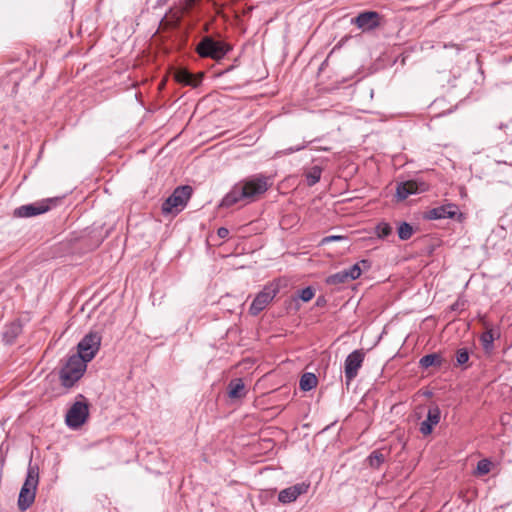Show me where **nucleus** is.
<instances>
[{"label":"nucleus","mask_w":512,"mask_h":512,"mask_svg":"<svg viewBox=\"0 0 512 512\" xmlns=\"http://www.w3.org/2000/svg\"><path fill=\"white\" fill-rule=\"evenodd\" d=\"M419 364L422 368H425V369H427L431 366H440L441 365V357L436 353L428 354V355L423 356L420 359Z\"/></svg>","instance_id":"6ab92c4d"},{"label":"nucleus","mask_w":512,"mask_h":512,"mask_svg":"<svg viewBox=\"0 0 512 512\" xmlns=\"http://www.w3.org/2000/svg\"><path fill=\"white\" fill-rule=\"evenodd\" d=\"M364 359L365 352L362 349L354 350L346 357L344 362V374L347 386L357 377Z\"/></svg>","instance_id":"1a4fd4ad"},{"label":"nucleus","mask_w":512,"mask_h":512,"mask_svg":"<svg viewBox=\"0 0 512 512\" xmlns=\"http://www.w3.org/2000/svg\"><path fill=\"white\" fill-rule=\"evenodd\" d=\"M87 362L80 356L71 355L60 371V379L65 387H72L84 374Z\"/></svg>","instance_id":"7ed1b4c3"},{"label":"nucleus","mask_w":512,"mask_h":512,"mask_svg":"<svg viewBox=\"0 0 512 512\" xmlns=\"http://www.w3.org/2000/svg\"><path fill=\"white\" fill-rule=\"evenodd\" d=\"M268 179L258 176L236 184L223 198L222 207H230L242 200L253 201L257 196L268 190Z\"/></svg>","instance_id":"f257e3e1"},{"label":"nucleus","mask_w":512,"mask_h":512,"mask_svg":"<svg viewBox=\"0 0 512 512\" xmlns=\"http://www.w3.org/2000/svg\"><path fill=\"white\" fill-rule=\"evenodd\" d=\"M440 421V410L438 407H433L428 410L427 418L420 424V432L423 435H429L433 427Z\"/></svg>","instance_id":"2eb2a0df"},{"label":"nucleus","mask_w":512,"mask_h":512,"mask_svg":"<svg viewBox=\"0 0 512 512\" xmlns=\"http://www.w3.org/2000/svg\"><path fill=\"white\" fill-rule=\"evenodd\" d=\"M347 275L348 274L345 270L339 271L333 275H330L327 278V283L330 285H338V284L346 283V282L350 281Z\"/></svg>","instance_id":"412c9836"},{"label":"nucleus","mask_w":512,"mask_h":512,"mask_svg":"<svg viewBox=\"0 0 512 512\" xmlns=\"http://www.w3.org/2000/svg\"><path fill=\"white\" fill-rule=\"evenodd\" d=\"M345 271L347 272V274H348L347 276L350 281L359 278L361 275V272H362L358 263L354 264L349 269H345Z\"/></svg>","instance_id":"a878e982"},{"label":"nucleus","mask_w":512,"mask_h":512,"mask_svg":"<svg viewBox=\"0 0 512 512\" xmlns=\"http://www.w3.org/2000/svg\"><path fill=\"white\" fill-rule=\"evenodd\" d=\"M481 344L485 351H490L493 348L494 333L492 330L485 331L480 337Z\"/></svg>","instance_id":"5701e85b"},{"label":"nucleus","mask_w":512,"mask_h":512,"mask_svg":"<svg viewBox=\"0 0 512 512\" xmlns=\"http://www.w3.org/2000/svg\"><path fill=\"white\" fill-rule=\"evenodd\" d=\"M344 239H345V237L341 236V235H330V236H326L322 239V244H327V243H330L333 241H340V240H344Z\"/></svg>","instance_id":"2f4dec72"},{"label":"nucleus","mask_w":512,"mask_h":512,"mask_svg":"<svg viewBox=\"0 0 512 512\" xmlns=\"http://www.w3.org/2000/svg\"><path fill=\"white\" fill-rule=\"evenodd\" d=\"M426 190V184L424 182H417L415 180H409L401 182L397 185L396 195L399 200H404L410 195L424 192Z\"/></svg>","instance_id":"f8f14e48"},{"label":"nucleus","mask_w":512,"mask_h":512,"mask_svg":"<svg viewBox=\"0 0 512 512\" xmlns=\"http://www.w3.org/2000/svg\"><path fill=\"white\" fill-rule=\"evenodd\" d=\"M314 297V290L311 287H306L302 289L299 293V298L304 301L308 302Z\"/></svg>","instance_id":"c85d7f7f"},{"label":"nucleus","mask_w":512,"mask_h":512,"mask_svg":"<svg viewBox=\"0 0 512 512\" xmlns=\"http://www.w3.org/2000/svg\"><path fill=\"white\" fill-rule=\"evenodd\" d=\"M194 4V0H189V5H193Z\"/></svg>","instance_id":"72a5a7b5"},{"label":"nucleus","mask_w":512,"mask_h":512,"mask_svg":"<svg viewBox=\"0 0 512 512\" xmlns=\"http://www.w3.org/2000/svg\"><path fill=\"white\" fill-rule=\"evenodd\" d=\"M176 78L179 82L185 83V84H192V75L188 73L187 71H180L177 73Z\"/></svg>","instance_id":"7c9ffc66"},{"label":"nucleus","mask_w":512,"mask_h":512,"mask_svg":"<svg viewBox=\"0 0 512 512\" xmlns=\"http://www.w3.org/2000/svg\"><path fill=\"white\" fill-rule=\"evenodd\" d=\"M309 485L306 483H298L283 489L278 494V500L283 504L294 502L300 495L308 491Z\"/></svg>","instance_id":"ddd939ff"},{"label":"nucleus","mask_w":512,"mask_h":512,"mask_svg":"<svg viewBox=\"0 0 512 512\" xmlns=\"http://www.w3.org/2000/svg\"><path fill=\"white\" fill-rule=\"evenodd\" d=\"M217 234L220 238H226L229 235V230L225 227L218 229Z\"/></svg>","instance_id":"473e14b6"},{"label":"nucleus","mask_w":512,"mask_h":512,"mask_svg":"<svg viewBox=\"0 0 512 512\" xmlns=\"http://www.w3.org/2000/svg\"><path fill=\"white\" fill-rule=\"evenodd\" d=\"M367 460L371 467L379 468L380 465L385 461V455L381 451L375 450L369 455Z\"/></svg>","instance_id":"4be33fe9"},{"label":"nucleus","mask_w":512,"mask_h":512,"mask_svg":"<svg viewBox=\"0 0 512 512\" xmlns=\"http://www.w3.org/2000/svg\"><path fill=\"white\" fill-rule=\"evenodd\" d=\"M228 395L232 399H240L246 395V388L242 379H234L228 385Z\"/></svg>","instance_id":"dca6fc26"},{"label":"nucleus","mask_w":512,"mask_h":512,"mask_svg":"<svg viewBox=\"0 0 512 512\" xmlns=\"http://www.w3.org/2000/svg\"><path fill=\"white\" fill-rule=\"evenodd\" d=\"M38 482L39 469L36 465L29 464L27 476L18 497V507L21 511L27 510L33 504Z\"/></svg>","instance_id":"f03ea898"},{"label":"nucleus","mask_w":512,"mask_h":512,"mask_svg":"<svg viewBox=\"0 0 512 512\" xmlns=\"http://www.w3.org/2000/svg\"><path fill=\"white\" fill-rule=\"evenodd\" d=\"M22 327L20 323L13 322L9 326H7L6 330L3 333L4 340L7 343L13 342V340L21 333Z\"/></svg>","instance_id":"f3484780"},{"label":"nucleus","mask_w":512,"mask_h":512,"mask_svg":"<svg viewBox=\"0 0 512 512\" xmlns=\"http://www.w3.org/2000/svg\"><path fill=\"white\" fill-rule=\"evenodd\" d=\"M491 462L487 459H482L477 464V472L481 475H485L490 472Z\"/></svg>","instance_id":"bb28decb"},{"label":"nucleus","mask_w":512,"mask_h":512,"mask_svg":"<svg viewBox=\"0 0 512 512\" xmlns=\"http://www.w3.org/2000/svg\"><path fill=\"white\" fill-rule=\"evenodd\" d=\"M304 148H306V143L305 142H303V143H301L299 145H296V146L289 147V148L284 149L282 151H279V152H277V155H279V156H281V155H289V154H292L294 152L301 151Z\"/></svg>","instance_id":"cd10ccee"},{"label":"nucleus","mask_w":512,"mask_h":512,"mask_svg":"<svg viewBox=\"0 0 512 512\" xmlns=\"http://www.w3.org/2000/svg\"><path fill=\"white\" fill-rule=\"evenodd\" d=\"M380 16L375 11H365L360 13L357 17L351 20L359 29L363 31L373 30L379 26Z\"/></svg>","instance_id":"9b49d317"},{"label":"nucleus","mask_w":512,"mask_h":512,"mask_svg":"<svg viewBox=\"0 0 512 512\" xmlns=\"http://www.w3.org/2000/svg\"><path fill=\"white\" fill-rule=\"evenodd\" d=\"M321 174H322V169H321V167H319V166H313L312 168H310V169L305 173V177H306V181H307L308 186H313V185H315L317 182H319V180H320V178H321Z\"/></svg>","instance_id":"aec40b11"},{"label":"nucleus","mask_w":512,"mask_h":512,"mask_svg":"<svg viewBox=\"0 0 512 512\" xmlns=\"http://www.w3.org/2000/svg\"><path fill=\"white\" fill-rule=\"evenodd\" d=\"M229 50V47L224 42L214 40L210 36L202 38L196 47V52L200 57L214 60L223 58Z\"/></svg>","instance_id":"39448f33"},{"label":"nucleus","mask_w":512,"mask_h":512,"mask_svg":"<svg viewBox=\"0 0 512 512\" xmlns=\"http://www.w3.org/2000/svg\"><path fill=\"white\" fill-rule=\"evenodd\" d=\"M88 415V404L84 401H77L66 414V424L71 428H78L85 423Z\"/></svg>","instance_id":"9d476101"},{"label":"nucleus","mask_w":512,"mask_h":512,"mask_svg":"<svg viewBox=\"0 0 512 512\" xmlns=\"http://www.w3.org/2000/svg\"><path fill=\"white\" fill-rule=\"evenodd\" d=\"M56 202V198H47L31 204L22 205L15 209L14 215L20 218L37 216L49 211Z\"/></svg>","instance_id":"6e6552de"},{"label":"nucleus","mask_w":512,"mask_h":512,"mask_svg":"<svg viewBox=\"0 0 512 512\" xmlns=\"http://www.w3.org/2000/svg\"><path fill=\"white\" fill-rule=\"evenodd\" d=\"M280 291L278 282H271L267 284L254 298L249 312L251 315L256 316L263 311L276 297Z\"/></svg>","instance_id":"423d86ee"},{"label":"nucleus","mask_w":512,"mask_h":512,"mask_svg":"<svg viewBox=\"0 0 512 512\" xmlns=\"http://www.w3.org/2000/svg\"><path fill=\"white\" fill-rule=\"evenodd\" d=\"M191 195L192 188L190 186L176 188L162 204V213L165 215L178 214L184 209Z\"/></svg>","instance_id":"20e7f679"},{"label":"nucleus","mask_w":512,"mask_h":512,"mask_svg":"<svg viewBox=\"0 0 512 512\" xmlns=\"http://www.w3.org/2000/svg\"><path fill=\"white\" fill-rule=\"evenodd\" d=\"M456 360L459 365H463L468 362L469 354L466 349H459L456 353Z\"/></svg>","instance_id":"c756f323"},{"label":"nucleus","mask_w":512,"mask_h":512,"mask_svg":"<svg viewBox=\"0 0 512 512\" xmlns=\"http://www.w3.org/2000/svg\"><path fill=\"white\" fill-rule=\"evenodd\" d=\"M317 378L312 373H305L300 378V389L303 391H310L311 389L315 388L317 385Z\"/></svg>","instance_id":"a211bd4d"},{"label":"nucleus","mask_w":512,"mask_h":512,"mask_svg":"<svg viewBox=\"0 0 512 512\" xmlns=\"http://www.w3.org/2000/svg\"><path fill=\"white\" fill-rule=\"evenodd\" d=\"M413 234V228L410 224L403 222L398 227V236L401 240H408Z\"/></svg>","instance_id":"b1692460"},{"label":"nucleus","mask_w":512,"mask_h":512,"mask_svg":"<svg viewBox=\"0 0 512 512\" xmlns=\"http://www.w3.org/2000/svg\"><path fill=\"white\" fill-rule=\"evenodd\" d=\"M101 344V336L98 332H89L78 343L77 356H80L87 363L90 362L97 354Z\"/></svg>","instance_id":"0eeeda50"},{"label":"nucleus","mask_w":512,"mask_h":512,"mask_svg":"<svg viewBox=\"0 0 512 512\" xmlns=\"http://www.w3.org/2000/svg\"><path fill=\"white\" fill-rule=\"evenodd\" d=\"M379 238L384 239L392 233V227L388 223H380L375 228Z\"/></svg>","instance_id":"393cba45"},{"label":"nucleus","mask_w":512,"mask_h":512,"mask_svg":"<svg viewBox=\"0 0 512 512\" xmlns=\"http://www.w3.org/2000/svg\"><path fill=\"white\" fill-rule=\"evenodd\" d=\"M458 207L454 204H446L433 208L427 212V218L430 220L454 218L457 214Z\"/></svg>","instance_id":"4468645a"}]
</instances>
